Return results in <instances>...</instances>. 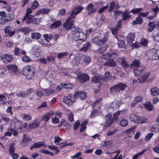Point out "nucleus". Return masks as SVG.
Segmentation results:
<instances>
[{
	"label": "nucleus",
	"mask_w": 159,
	"mask_h": 159,
	"mask_svg": "<svg viewBox=\"0 0 159 159\" xmlns=\"http://www.w3.org/2000/svg\"><path fill=\"white\" fill-rule=\"evenodd\" d=\"M140 65V61L136 59L134 60L133 63L130 65L131 67L134 68L133 72L136 76L140 75L145 70V67Z\"/></svg>",
	"instance_id": "1"
},
{
	"label": "nucleus",
	"mask_w": 159,
	"mask_h": 159,
	"mask_svg": "<svg viewBox=\"0 0 159 159\" xmlns=\"http://www.w3.org/2000/svg\"><path fill=\"white\" fill-rule=\"evenodd\" d=\"M35 70L34 68L30 66H26L22 70L23 74L29 80H31L35 75Z\"/></svg>",
	"instance_id": "2"
},
{
	"label": "nucleus",
	"mask_w": 159,
	"mask_h": 159,
	"mask_svg": "<svg viewBox=\"0 0 159 159\" xmlns=\"http://www.w3.org/2000/svg\"><path fill=\"white\" fill-rule=\"evenodd\" d=\"M86 38V34L80 31H76L73 33V38L78 43H80L85 41Z\"/></svg>",
	"instance_id": "3"
},
{
	"label": "nucleus",
	"mask_w": 159,
	"mask_h": 159,
	"mask_svg": "<svg viewBox=\"0 0 159 159\" xmlns=\"http://www.w3.org/2000/svg\"><path fill=\"white\" fill-rule=\"evenodd\" d=\"M126 84L122 83H119L111 87L110 89L111 93L113 94H116L117 92L123 91L127 88Z\"/></svg>",
	"instance_id": "4"
},
{
	"label": "nucleus",
	"mask_w": 159,
	"mask_h": 159,
	"mask_svg": "<svg viewBox=\"0 0 159 159\" xmlns=\"http://www.w3.org/2000/svg\"><path fill=\"white\" fill-rule=\"evenodd\" d=\"M108 37L107 34L101 35L94 37L92 39V41L96 44L102 45L107 41Z\"/></svg>",
	"instance_id": "5"
},
{
	"label": "nucleus",
	"mask_w": 159,
	"mask_h": 159,
	"mask_svg": "<svg viewBox=\"0 0 159 159\" xmlns=\"http://www.w3.org/2000/svg\"><path fill=\"white\" fill-rule=\"evenodd\" d=\"M11 121H14L15 122V126L17 129H22L26 128L28 124L27 123H25L22 125V122L19 120L16 117H14L13 119Z\"/></svg>",
	"instance_id": "6"
},
{
	"label": "nucleus",
	"mask_w": 159,
	"mask_h": 159,
	"mask_svg": "<svg viewBox=\"0 0 159 159\" xmlns=\"http://www.w3.org/2000/svg\"><path fill=\"white\" fill-rule=\"evenodd\" d=\"M73 22L74 20L70 21L68 20V19H66L63 25L64 29H65L66 31L71 30L72 31H74L76 29L75 28L72 27Z\"/></svg>",
	"instance_id": "7"
},
{
	"label": "nucleus",
	"mask_w": 159,
	"mask_h": 159,
	"mask_svg": "<svg viewBox=\"0 0 159 159\" xmlns=\"http://www.w3.org/2000/svg\"><path fill=\"white\" fill-rule=\"evenodd\" d=\"M147 53L150 56V58L152 60L159 59V57L157 54V50L155 49H152L148 51Z\"/></svg>",
	"instance_id": "8"
},
{
	"label": "nucleus",
	"mask_w": 159,
	"mask_h": 159,
	"mask_svg": "<svg viewBox=\"0 0 159 159\" xmlns=\"http://www.w3.org/2000/svg\"><path fill=\"white\" fill-rule=\"evenodd\" d=\"M13 56L10 54H5L2 55L1 59L4 63H8L11 61L13 60Z\"/></svg>",
	"instance_id": "9"
},
{
	"label": "nucleus",
	"mask_w": 159,
	"mask_h": 159,
	"mask_svg": "<svg viewBox=\"0 0 159 159\" xmlns=\"http://www.w3.org/2000/svg\"><path fill=\"white\" fill-rule=\"evenodd\" d=\"M91 80L93 83L98 84V88L101 86L103 78L98 76H94L91 78Z\"/></svg>",
	"instance_id": "10"
},
{
	"label": "nucleus",
	"mask_w": 159,
	"mask_h": 159,
	"mask_svg": "<svg viewBox=\"0 0 159 159\" xmlns=\"http://www.w3.org/2000/svg\"><path fill=\"white\" fill-rule=\"evenodd\" d=\"M54 112L52 111H50L45 114L42 118L41 120L45 122L48 121L54 115Z\"/></svg>",
	"instance_id": "11"
},
{
	"label": "nucleus",
	"mask_w": 159,
	"mask_h": 159,
	"mask_svg": "<svg viewBox=\"0 0 159 159\" xmlns=\"http://www.w3.org/2000/svg\"><path fill=\"white\" fill-rule=\"evenodd\" d=\"M150 73L149 72H146L144 73L140 77L138 78L139 82L141 83L144 82L148 77Z\"/></svg>",
	"instance_id": "12"
},
{
	"label": "nucleus",
	"mask_w": 159,
	"mask_h": 159,
	"mask_svg": "<svg viewBox=\"0 0 159 159\" xmlns=\"http://www.w3.org/2000/svg\"><path fill=\"white\" fill-rule=\"evenodd\" d=\"M75 97L76 98H80L82 100H84L86 98L85 93L82 91H77L75 94Z\"/></svg>",
	"instance_id": "13"
},
{
	"label": "nucleus",
	"mask_w": 159,
	"mask_h": 159,
	"mask_svg": "<svg viewBox=\"0 0 159 159\" xmlns=\"http://www.w3.org/2000/svg\"><path fill=\"white\" fill-rule=\"evenodd\" d=\"M78 80L81 83L87 81L89 79V77L86 74H83L78 76Z\"/></svg>",
	"instance_id": "14"
},
{
	"label": "nucleus",
	"mask_w": 159,
	"mask_h": 159,
	"mask_svg": "<svg viewBox=\"0 0 159 159\" xmlns=\"http://www.w3.org/2000/svg\"><path fill=\"white\" fill-rule=\"evenodd\" d=\"M81 57V54H80L79 56L74 57V59L71 61L72 64L74 65L77 66L80 63L82 62Z\"/></svg>",
	"instance_id": "15"
},
{
	"label": "nucleus",
	"mask_w": 159,
	"mask_h": 159,
	"mask_svg": "<svg viewBox=\"0 0 159 159\" xmlns=\"http://www.w3.org/2000/svg\"><path fill=\"white\" fill-rule=\"evenodd\" d=\"M111 115L110 113H109L106 116V119L105 126L106 127H109L111 125L112 122L111 119Z\"/></svg>",
	"instance_id": "16"
},
{
	"label": "nucleus",
	"mask_w": 159,
	"mask_h": 159,
	"mask_svg": "<svg viewBox=\"0 0 159 159\" xmlns=\"http://www.w3.org/2000/svg\"><path fill=\"white\" fill-rule=\"evenodd\" d=\"M74 101V100L71 99L70 96L65 97L63 98L64 102L68 105H72Z\"/></svg>",
	"instance_id": "17"
},
{
	"label": "nucleus",
	"mask_w": 159,
	"mask_h": 159,
	"mask_svg": "<svg viewBox=\"0 0 159 159\" xmlns=\"http://www.w3.org/2000/svg\"><path fill=\"white\" fill-rule=\"evenodd\" d=\"M143 100V98L141 96H138L135 97L131 104V107H133L137 103L141 102Z\"/></svg>",
	"instance_id": "18"
},
{
	"label": "nucleus",
	"mask_w": 159,
	"mask_h": 159,
	"mask_svg": "<svg viewBox=\"0 0 159 159\" xmlns=\"http://www.w3.org/2000/svg\"><path fill=\"white\" fill-rule=\"evenodd\" d=\"M102 65L105 66L113 67L115 66L116 63L112 59H110L104 62Z\"/></svg>",
	"instance_id": "19"
},
{
	"label": "nucleus",
	"mask_w": 159,
	"mask_h": 159,
	"mask_svg": "<svg viewBox=\"0 0 159 159\" xmlns=\"http://www.w3.org/2000/svg\"><path fill=\"white\" fill-rule=\"evenodd\" d=\"M44 144V142L43 141L36 142L34 143L30 147V149L32 150L34 148L41 147L43 146Z\"/></svg>",
	"instance_id": "20"
},
{
	"label": "nucleus",
	"mask_w": 159,
	"mask_h": 159,
	"mask_svg": "<svg viewBox=\"0 0 159 159\" xmlns=\"http://www.w3.org/2000/svg\"><path fill=\"white\" fill-rule=\"evenodd\" d=\"M121 20H119L118 22V25L117 27L111 28V32L113 34L116 35L117 33L118 30L120 28L121 26Z\"/></svg>",
	"instance_id": "21"
},
{
	"label": "nucleus",
	"mask_w": 159,
	"mask_h": 159,
	"mask_svg": "<svg viewBox=\"0 0 159 159\" xmlns=\"http://www.w3.org/2000/svg\"><path fill=\"white\" fill-rule=\"evenodd\" d=\"M81 57L82 62L83 61L85 63H89L91 61V58L89 56H86L84 54H81Z\"/></svg>",
	"instance_id": "22"
},
{
	"label": "nucleus",
	"mask_w": 159,
	"mask_h": 159,
	"mask_svg": "<svg viewBox=\"0 0 159 159\" xmlns=\"http://www.w3.org/2000/svg\"><path fill=\"white\" fill-rule=\"evenodd\" d=\"M7 68L14 73H16L17 71V67L15 65H8L7 66Z\"/></svg>",
	"instance_id": "23"
},
{
	"label": "nucleus",
	"mask_w": 159,
	"mask_h": 159,
	"mask_svg": "<svg viewBox=\"0 0 159 159\" xmlns=\"http://www.w3.org/2000/svg\"><path fill=\"white\" fill-rule=\"evenodd\" d=\"M93 7L94 5L92 3L90 4L87 6V10L88 11H90L88 12V14L90 15L95 12L96 11V9H94L91 10L92 9H93Z\"/></svg>",
	"instance_id": "24"
},
{
	"label": "nucleus",
	"mask_w": 159,
	"mask_h": 159,
	"mask_svg": "<svg viewBox=\"0 0 159 159\" xmlns=\"http://www.w3.org/2000/svg\"><path fill=\"white\" fill-rule=\"evenodd\" d=\"M44 91L45 92L44 94L46 96H49L50 95L56 93V91L55 90L52 89L51 88L44 89Z\"/></svg>",
	"instance_id": "25"
},
{
	"label": "nucleus",
	"mask_w": 159,
	"mask_h": 159,
	"mask_svg": "<svg viewBox=\"0 0 159 159\" xmlns=\"http://www.w3.org/2000/svg\"><path fill=\"white\" fill-rule=\"evenodd\" d=\"M135 38V35L133 33H129L127 37L128 42L129 43H132Z\"/></svg>",
	"instance_id": "26"
},
{
	"label": "nucleus",
	"mask_w": 159,
	"mask_h": 159,
	"mask_svg": "<svg viewBox=\"0 0 159 159\" xmlns=\"http://www.w3.org/2000/svg\"><path fill=\"white\" fill-rule=\"evenodd\" d=\"M35 18H34V16L32 15H28L27 16V20L26 23L27 24L30 23H36L34 20Z\"/></svg>",
	"instance_id": "27"
},
{
	"label": "nucleus",
	"mask_w": 159,
	"mask_h": 159,
	"mask_svg": "<svg viewBox=\"0 0 159 159\" xmlns=\"http://www.w3.org/2000/svg\"><path fill=\"white\" fill-rule=\"evenodd\" d=\"M61 22L59 20H57L52 23L50 26V28L51 29L56 28L61 25Z\"/></svg>",
	"instance_id": "28"
},
{
	"label": "nucleus",
	"mask_w": 159,
	"mask_h": 159,
	"mask_svg": "<svg viewBox=\"0 0 159 159\" xmlns=\"http://www.w3.org/2000/svg\"><path fill=\"white\" fill-rule=\"evenodd\" d=\"M41 37V34L39 33L34 32L31 33V38L32 39H39Z\"/></svg>",
	"instance_id": "29"
},
{
	"label": "nucleus",
	"mask_w": 159,
	"mask_h": 159,
	"mask_svg": "<svg viewBox=\"0 0 159 159\" xmlns=\"http://www.w3.org/2000/svg\"><path fill=\"white\" fill-rule=\"evenodd\" d=\"M83 9V7L81 6H79L74 7L72 10L77 15Z\"/></svg>",
	"instance_id": "30"
},
{
	"label": "nucleus",
	"mask_w": 159,
	"mask_h": 159,
	"mask_svg": "<svg viewBox=\"0 0 159 159\" xmlns=\"http://www.w3.org/2000/svg\"><path fill=\"white\" fill-rule=\"evenodd\" d=\"M123 19L122 20H125L129 18L131 16L130 14V12H129L125 11L123 12L122 14Z\"/></svg>",
	"instance_id": "31"
},
{
	"label": "nucleus",
	"mask_w": 159,
	"mask_h": 159,
	"mask_svg": "<svg viewBox=\"0 0 159 159\" xmlns=\"http://www.w3.org/2000/svg\"><path fill=\"white\" fill-rule=\"evenodd\" d=\"M139 117L135 114H132L130 116V120L136 123H138Z\"/></svg>",
	"instance_id": "32"
},
{
	"label": "nucleus",
	"mask_w": 159,
	"mask_h": 159,
	"mask_svg": "<svg viewBox=\"0 0 159 159\" xmlns=\"http://www.w3.org/2000/svg\"><path fill=\"white\" fill-rule=\"evenodd\" d=\"M111 56L112 55L109 54H107L105 55H103L98 60V62L100 61L102 59L105 60L106 61L109 60V59L111 58Z\"/></svg>",
	"instance_id": "33"
},
{
	"label": "nucleus",
	"mask_w": 159,
	"mask_h": 159,
	"mask_svg": "<svg viewBox=\"0 0 159 159\" xmlns=\"http://www.w3.org/2000/svg\"><path fill=\"white\" fill-rule=\"evenodd\" d=\"M154 39L156 41L159 42V30L154 31L153 32Z\"/></svg>",
	"instance_id": "34"
},
{
	"label": "nucleus",
	"mask_w": 159,
	"mask_h": 159,
	"mask_svg": "<svg viewBox=\"0 0 159 159\" xmlns=\"http://www.w3.org/2000/svg\"><path fill=\"white\" fill-rule=\"evenodd\" d=\"M90 46V43L89 42H87L86 43L84 47L80 49V51L83 52H85Z\"/></svg>",
	"instance_id": "35"
},
{
	"label": "nucleus",
	"mask_w": 159,
	"mask_h": 159,
	"mask_svg": "<svg viewBox=\"0 0 159 159\" xmlns=\"http://www.w3.org/2000/svg\"><path fill=\"white\" fill-rule=\"evenodd\" d=\"M120 124L122 127H125L128 125V120L125 119H122L120 120Z\"/></svg>",
	"instance_id": "36"
},
{
	"label": "nucleus",
	"mask_w": 159,
	"mask_h": 159,
	"mask_svg": "<svg viewBox=\"0 0 159 159\" xmlns=\"http://www.w3.org/2000/svg\"><path fill=\"white\" fill-rule=\"evenodd\" d=\"M149 28L148 29V32H151L155 28V25L154 22H151L148 24Z\"/></svg>",
	"instance_id": "37"
},
{
	"label": "nucleus",
	"mask_w": 159,
	"mask_h": 159,
	"mask_svg": "<svg viewBox=\"0 0 159 159\" xmlns=\"http://www.w3.org/2000/svg\"><path fill=\"white\" fill-rule=\"evenodd\" d=\"M15 143H11L9 147V154L10 155L14 153L15 151Z\"/></svg>",
	"instance_id": "38"
},
{
	"label": "nucleus",
	"mask_w": 159,
	"mask_h": 159,
	"mask_svg": "<svg viewBox=\"0 0 159 159\" xmlns=\"http://www.w3.org/2000/svg\"><path fill=\"white\" fill-rule=\"evenodd\" d=\"M87 120L83 122L81 125V128L80 129V131L81 132H83L86 128V125L88 123Z\"/></svg>",
	"instance_id": "39"
},
{
	"label": "nucleus",
	"mask_w": 159,
	"mask_h": 159,
	"mask_svg": "<svg viewBox=\"0 0 159 159\" xmlns=\"http://www.w3.org/2000/svg\"><path fill=\"white\" fill-rule=\"evenodd\" d=\"M151 93L153 95H156L159 93V89L157 88H153L151 89Z\"/></svg>",
	"instance_id": "40"
},
{
	"label": "nucleus",
	"mask_w": 159,
	"mask_h": 159,
	"mask_svg": "<svg viewBox=\"0 0 159 159\" xmlns=\"http://www.w3.org/2000/svg\"><path fill=\"white\" fill-rule=\"evenodd\" d=\"M23 119L25 121H29L32 119V117L30 115L22 114Z\"/></svg>",
	"instance_id": "41"
},
{
	"label": "nucleus",
	"mask_w": 159,
	"mask_h": 159,
	"mask_svg": "<svg viewBox=\"0 0 159 159\" xmlns=\"http://www.w3.org/2000/svg\"><path fill=\"white\" fill-rule=\"evenodd\" d=\"M31 138L27 135L25 134L23 135V138L22 141V142L23 143H26L28 141H31Z\"/></svg>",
	"instance_id": "42"
},
{
	"label": "nucleus",
	"mask_w": 159,
	"mask_h": 159,
	"mask_svg": "<svg viewBox=\"0 0 159 159\" xmlns=\"http://www.w3.org/2000/svg\"><path fill=\"white\" fill-rule=\"evenodd\" d=\"M151 131L154 132H158L159 131V124H155L152 128Z\"/></svg>",
	"instance_id": "43"
},
{
	"label": "nucleus",
	"mask_w": 159,
	"mask_h": 159,
	"mask_svg": "<svg viewBox=\"0 0 159 159\" xmlns=\"http://www.w3.org/2000/svg\"><path fill=\"white\" fill-rule=\"evenodd\" d=\"M20 30L25 34L29 33L31 31L28 27L21 28L20 29Z\"/></svg>",
	"instance_id": "44"
},
{
	"label": "nucleus",
	"mask_w": 159,
	"mask_h": 159,
	"mask_svg": "<svg viewBox=\"0 0 159 159\" xmlns=\"http://www.w3.org/2000/svg\"><path fill=\"white\" fill-rule=\"evenodd\" d=\"M5 17L7 21L11 20L14 18V16L11 14H7Z\"/></svg>",
	"instance_id": "45"
},
{
	"label": "nucleus",
	"mask_w": 159,
	"mask_h": 159,
	"mask_svg": "<svg viewBox=\"0 0 159 159\" xmlns=\"http://www.w3.org/2000/svg\"><path fill=\"white\" fill-rule=\"evenodd\" d=\"M121 65L124 68H126L129 66V65L124 59H122L121 60Z\"/></svg>",
	"instance_id": "46"
},
{
	"label": "nucleus",
	"mask_w": 159,
	"mask_h": 159,
	"mask_svg": "<svg viewBox=\"0 0 159 159\" xmlns=\"http://www.w3.org/2000/svg\"><path fill=\"white\" fill-rule=\"evenodd\" d=\"M110 73L109 72L107 71L103 75V77H101L103 78V80L106 81L110 77Z\"/></svg>",
	"instance_id": "47"
},
{
	"label": "nucleus",
	"mask_w": 159,
	"mask_h": 159,
	"mask_svg": "<svg viewBox=\"0 0 159 159\" xmlns=\"http://www.w3.org/2000/svg\"><path fill=\"white\" fill-rule=\"evenodd\" d=\"M144 107L149 111H152L153 110L152 105L149 102H147L144 105Z\"/></svg>",
	"instance_id": "48"
},
{
	"label": "nucleus",
	"mask_w": 159,
	"mask_h": 159,
	"mask_svg": "<svg viewBox=\"0 0 159 159\" xmlns=\"http://www.w3.org/2000/svg\"><path fill=\"white\" fill-rule=\"evenodd\" d=\"M147 119L144 117H140L139 118L138 123H143L147 122Z\"/></svg>",
	"instance_id": "49"
},
{
	"label": "nucleus",
	"mask_w": 159,
	"mask_h": 159,
	"mask_svg": "<svg viewBox=\"0 0 159 159\" xmlns=\"http://www.w3.org/2000/svg\"><path fill=\"white\" fill-rule=\"evenodd\" d=\"M117 44L118 47L120 48H123L125 47V43L124 41L122 40L118 41L117 43Z\"/></svg>",
	"instance_id": "50"
},
{
	"label": "nucleus",
	"mask_w": 159,
	"mask_h": 159,
	"mask_svg": "<svg viewBox=\"0 0 159 159\" xmlns=\"http://www.w3.org/2000/svg\"><path fill=\"white\" fill-rule=\"evenodd\" d=\"M68 54V52H67L59 53L57 54V57L58 59H60L63 56H67Z\"/></svg>",
	"instance_id": "51"
},
{
	"label": "nucleus",
	"mask_w": 159,
	"mask_h": 159,
	"mask_svg": "<svg viewBox=\"0 0 159 159\" xmlns=\"http://www.w3.org/2000/svg\"><path fill=\"white\" fill-rule=\"evenodd\" d=\"M26 95V93L23 92H20L16 93V96L19 97L23 98Z\"/></svg>",
	"instance_id": "52"
},
{
	"label": "nucleus",
	"mask_w": 159,
	"mask_h": 159,
	"mask_svg": "<svg viewBox=\"0 0 159 159\" xmlns=\"http://www.w3.org/2000/svg\"><path fill=\"white\" fill-rule=\"evenodd\" d=\"M76 14L72 10L69 17L67 19L68 20L72 21L71 20L75 17Z\"/></svg>",
	"instance_id": "53"
},
{
	"label": "nucleus",
	"mask_w": 159,
	"mask_h": 159,
	"mask_svg": "<svg viewBox=\"0 0 159 159\" xmlns=\"http://www.w3.org/2000/svg\"><path fill=\"white\" fill-rule=\"evenodd\" d=\"M39 123H37L36 122H35L33 123L30 124L28 125V126L30 127H31L32 128H35L39 126Z\"/></svg>",
	"instance_id": "54"
},
{
	"label": "nucleus",
	"mask_w": 159,
	"mask_h": 159,
	"mask_svg": "<svg viewBox=\"0 0 159 159\" xmlns=\"http://www.w3.org/2000/svg\"><path fill=\"white\" fill-rule=\"evenodd\" d=\"M121 112V111H118L114 113L113 120H117Z\"/></svg>",
	"instance_id": "55"
},
{
	"label": "nucleus",
	"mask_w": 159,
	"mask_h": 159,
	"mask_svg": "<svg viewBox=\"0 0 159 159\" xmlns=\"http://www.w3.org/2000/svg\"><path fill=\"white\" fill-rule=\"evenodd\" d=\"M107 46L106 45H103L98 50V51L100 53H102L106 51Z\"/></svg>",
	"instance_id": "56"
},
{
	"label": "nucleus",
	"mask_w": 159,
	"mask_h": 159,
	"mask_svg": "<svg viewBox=\"0 0 159 159\" xmlns=\"http://www.w3.org/2000/svg\"><path fill=\"white\" fill-rule=\"evenodd\" d=\"M143 9L142 8L133 9L130 11V12L135 14L140 12Z\"/></svg>",
	"instance_id": "57"
},
{
	"label": "nucleus",
	"mask_w": 159,
	"mask_h": 159,
	"mask_svg": "<svg viewBox=\"0 0 159 159\" xmlns=\"http://www.w3.org/2000/svg\"><path fill=\"white\" fill-rule=\"evenodd\" d=\"M22 60L25 62H29L31 61V59L28 56H25L23 57Z\"/></svg>",
	"instance_id": "58"
},
{
	"label": "nucleus",
	"mask_w": 159,
	"mask_h": 159,
	"mask_svg": "<svg viewBox=\"0 0 159 159\" xmlns=\"http://www.w3.org/2000/svg\"><path fill=\"white\" fill-rule=\"evenodd\" d=\"M153 135V133H149L146 136L145 139V140L146 141H149L152 138Z\"/></svg>",
	"instance_id": "59"
},
{
	"label": "nucleus",
	"mask_w": 159,
	"mask_h": 159,
	"mask_svg": "<svg viewBox=\"0 0 159 159\" xmlns=\"http://www.w3.org/2000/svg\"><path fill=\"white\" fill-rule=\"evenodd\" d=\"M115 6V3L114 2H111L110 3L109 8V12H111L113 10Z\"/></svg>",
	"instance_id": "60"
},
{
	"label": "nucleus",
	"mask_w": 159,
	"mask_h": 159,
	"mask_svg": "<svg viewBox=\"0 0 159 159\" xmlns=\"http://www.w3.org/2000/svg\"><path fill=\"white\" fill-rule=\"evenodd\" d=\"M80 124V121L77 120L75 123L74 126L73 127L74 129L75 130H77Z\"/></svg>",
	"instance_id": "61"
},
{
	"label": "nucleus",
	"mask_w": 159,
	"mask_h": 159,
	"mask_svg": "<svg viewBox=\"0 0 159 159\" xmlns=\"http://www.w3.org/2000/svg\"><path fill=\"white\" fill-rule=\"evenodd\" d=\"M39 5V3L37 1H35L31 6V8L33 9H35Z\"/></svg>",
	"instance_id": "62"
},
{
	"label": "nucleus",
	"mask_w": 159,
	"mask_h": 159,
	"mask_svg": "<svg viewBox=\"0 0 159 159\" xmlns=\"http://www.w3.org/2000/svg\"><path fill=\"white\" fill-rule=\"evenodd\" d=\"M20 49L17 47H15L14 51V54L16 56H18L20 54Z\"/></svg>",
	"instance_id": "63"
},
{
	"label": "nucleus",
	"mask_w": 159,
	"mask_h": 159,
	"mask_svg": "<svg viewBox=\"0 0 159 159\" xmlns=\"http://www.w3.org/2000/svg\"><path fill=\"white\" fill-rule=\"evenodd\" d=\"M152 11L154 12V16H156L159 11V8L158 6H157L156 8H152Z\"/></svg>",
	"instance_id": "64"
}]
</instances>
